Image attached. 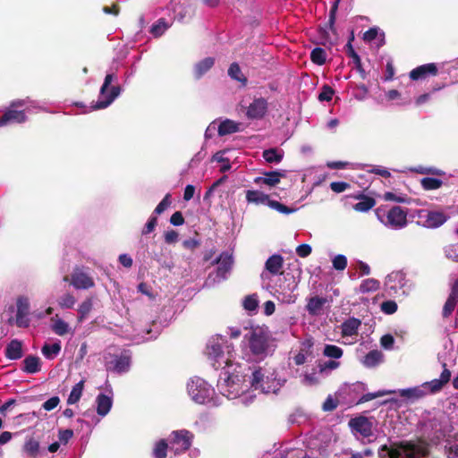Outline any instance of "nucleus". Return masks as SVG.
<instances>
[{
  "mask_svg": "<svg viewBox=\"0 0 458 458\" xmlns=\"http://www.w3.org/2000/svg\"><path fill=\"white\" fill-rule=\"evenodd\" d=\"M227 344L225 336L216 335L211 337L206 348L208 357L212 360V367L218 369L225 366L217 379V389L220 394L228 399H235L245 393L249 385L246 383L248 374L245 370L250 367L246 364L233 363L229 358H225L224 344Z\"/></svg>",
  "mask_w": 458,
  "mask_h": 458,
  "instance_id": "1",
  "label": "nucleus"
},
{
  "mask_svg": "<svg viewBox=\"0 0 458 458\" xmlns=\"http://www.w3.org/2000/svg\"><path fill=\"white\" fill-rule=\"evenodd\" d=\"M118 59L114 58L112 65L106 71L104 81L100 86L98 99L96 101H92L89 107H88L83 102L81 101L73 102L72 106L83 109L82 114L106 109L110 106L123 92L122 86L112 85L113 82H117L118 81Z\"/></svg>",
  "mask_w": 458,
  "mask_h": 458,
  "instance_id": "2",
  "label": "nucleus"
},
{
  "mask_svg": "<svg viewBox=\"0 0 458 458\" xmlns=\"http://www.w3.org/2000/svg\"><path fill=\"white\" fill-rule=\"evenodd\" d=\"M187 392L195 403L213 407L222 404L220 397L215 395V389L212 386L199 377H193L188 381Z\"/></svg>",
  "mask_w": 458,
  "mask_h": 458,
  "instance_id": "3",
  "label": "nucleus"
},
{
  "mask_svg": "<svg viewBox=\"0 0 458 458\" xmlns=\"http://www.w3.org/2000/svg\"><path fill=\"white\" fill-rule=\"evenodd\" d=\"M233 255L227 250L222 251L211 262L216 267L208 274L206 284H216L225 281L233 269Z\"/></svg>",
  "mask_w": 458,
  "mask_h": 458,
  "instance_id": "4",
  "label": "nucleus"
},
{
  "mask_svg": "<svg viewBox=\"0 0 458 458\" xmlns=\"http://www.w3.org/2000/svg\"><path fill=\"white\" fill-rule=\"evenodd\" d=\"M411 289V285L408 284V280L403 271H393L386 277L384 292L388 297H407Z\"/></svg>",
  "mask_w": 458,
  "mask_h": 458,
  "instance_id": "5",
  "label": "nucleus"
},
{
  "mask_svg": "<svg viewBox=\"0 0 458 458\" xmlns=\"http://www.w3.org/2000/svg\"><path fill=\"white\" fill-rule=\"evenodd\" d=\"M282 385L283 382L276 379L274 373L266 376L261 368L253 370L250 377V386L263 394H277Z\"/></svg>",
  "mask_w": 458,
  "mask_h": 458,
  "instance_id": "6",
  "label": "nucleus"
},
{
  "mask_svg": "<svg viewBox=\"0 0 458 458\" xmlns=\"http://www.w3.org/2000/svg\"><path fill=\"white\" fill-rule=\"evenodd\" d=\"M27 104H34L30 98L24 99H15L10 103V106L4 112L0 117V127L11 123H23L27 121V115L23 110H18L19 107H23Z\"/></svg>",
  "mask_w": 458,
  "mask_h": 458,
  "instance_id": "7",
  "label": "nucleus"
},
{
  "mask_svg": "<svg viewBox=\"0 0 458 458\" xmlns=\"http://www.w3.org/2000/svg\"><path fill=\"white\" fill-rule=\"evenodd\" d=\"M376 215L383 225L394 230L403 229L408 224L407 211L399 206L391 208L386 215V219L381 217L379 210L376 211Z\"/></svg>",
  "mask_w": 458,
  "mask_h": 458,
  "instance_id": "8",
  "label": "nucleus"
},
{
  "mask_svg": "<svg viewBox=\"0 0 458 458\" xmlns=\"http://www.w3.org/2000/svg\"><path fill=\"white\" fill-rule=\"evenodd\" d=\"M419 221L417 224L425 228L436 229L443 225L448 216L441 211L420 210L418 213Z\"/></svg>",
  "mask_w": 458,
  "mask_h": 458,
  "instance_id": "9",
  "label": "nucleus"
},
{
  "mask_svg": "<svg viewBox=\"0 0 458 458\" xmlns=\"http://www.w3.org/2000/svg\"><path fill=\"white\" fill-rule=\"evenodd\" d=\"M245 338H248L250 350L254 355H267L268 349V339L263 332L253 330L246 335Z\"/></svg>",
  "mask_w": 458,
  "mask_h": 458,
  "instance_id": "10",
  "label": "nucleus"
},
{
  "mask_svg": "<svg viewBox=\"0 0 458 458\" xmlns=\"http://www.w3.org/2000/svg\"><path fill=\"white\" fill-rule=\"evenodd\" d=\"M193 435L187 429L174 430L170 435V444L173 448L175 447L174 453L179 454L188 450L192 444Z\"/></svg>",
  "mask_w": 458,
  "mask_h": 458,
  "instance_id": "11",
  "label": "nucleus"
},
{
  "mask_svg": "<svg viewBox=\"0 0 458 458\" xmlns=\"http://www.w3.org/2000/svg\"><path fill=\"white\" fill-rule=\"evenodd\" d=\"M268 111V102L263 98H254L247 107L245 115L249 120H261Z\"/></svg>",
  "mask_w": 458,
  "mask_h": 458,
  "instance_id": "12",
  "label": "nucleus"
},
{
  "mask_svg": "<svg viewBox=\"0 0 458 458\" xmlns=\"http://www.w3.org/2000/svg\"><path fill=\"white\" fill-rule=\"evenodd\" d=\"M131 364V355L127 352H123L121 354L114 355L112 360L107 362L106 369L108 371L122 375L127 373L130 370Z\"/></svg>",
  "mask_w": 458,
  "mask_h": 458,
  "instance_id": "13",
  "label": "nucleus"
},
{
  "mask_svg": "<svg viewBox=\"0 0 458 458\" xmlns=\"http://www.w3.org/2000/svg\"><path fill=\"white\" fill-rule=\"evenodd\" d=\"M394 394H398L399 396L410 403H414L430 394L429 386L424 385V383L412 387L394 389Z\"/></svg>",
  "mask_w": 458,
  "mask_h": 458,
  "instance_id": "14",
  "label": "nucleus"
},
{
  "mask_svg": "<svg viewBox=\"0 0 458 458\" xmlns=\"http://www.w3.org/2000/svg\"><path fill=\"white\" fill-rule=\"evenodd\" d=\"M106 390L108 394L99 393L96 397V411L100 417L106 416L113 407V389L107 382Z\"/></svg>",
  "mask_w": 458,
  "mask_h": 458,
  "instance_id": "15",
  "label": "nucleus"
},
{
  "mask_svg": "<svg viewBox=\"0 0 458 458\" xmlns=\"http://www.w3.org/2000/svg\"><path fill=\"white\" fill-rule=\"evenodd\" d=\"M70 283L77 290H88L95 285L92 277L78 267L72 272Z\"/></svg>",
  "mask_w": 458,
  "mask_h": 458,
  "instance_id": "16",
  "label": "nucleus"
},
{
  "mask_svg": "<svg viewBox=\"0 0 458 458\" xmlns=\"http://www.w3.org/2000/svg\"><path fill=\"white\" fill-rule=\"evenodd\" d=\"M438 73V64L437 63H428L419 65L409 72V78L411 81H418L427 79L429 76H436Z\"/></svg>",
  "mask_w": 458,
  "mask_h": 458,
  "instance_id": "17",
  "label": "nucleus"
},
{
  "mask_svg": "<svg viewBox=\"0 0 458 458\" xmlns=\"http://www.w3.org/2000/svg\"><path fill=\"white\" fill-rule=\"evenodd\" d=\"M286 176V171L282 169H276L272 171L263 172L262 176H258L254 179L256 184H266L269 187L276 186L282 178Z\"/></svg>",
  "mask_w": 458,
  "mask_h": 458,
  "instance_id": "18",
  "label": "nucleus"
},
{
  "mask_svg": "<svg viewBox=\"0 0 458 458\" xmlns=\"http://www.w3.org/2000/svg\"><path fill=\"white\" fill-rule=\"evenodd\" d=\"M349 427L352 431L359 433L364 437H369L372 435V423L364 416L351 419L349 421Z\"/></svg>",
  "mask_w": 458,
  "mask_h": 458,
  "instance_id": "19",
  "label": "nucleus"
},
{
  "mask_svg": "<svg viewBox=\"0 0 458 458\" xmlns=\"http://www.w3.org/2000/svg\"><path fill=\"white\" fill-rule=\"evenodd\" d=\"M458 304V278H456L451 286L449 295L444 304L442 315L443 318H448Z\"/></svg>",
  "mask_w": 458,
  "mask_h": 458,
  "instance_id": "20",
  "label": "nucleus"
},
{
  "mask_svg": "<svg viewBox=\"0 0 458 458\" xmlns=\"http://www.w3.org/2000/svg\"><path fill=\"white\" fill-rule=\"evenodd\" d=\"M442 366L443 370L438 378L424 382V385L429 386L430 394H436L439 392L451 379V371L447 369L446 364L443 363Z\"/></svg>",
  "mask_w": 458,
  "mask_h": 458,
  "instance_id": "21",
  "label": "nucleus"
},
{
  "mask_svg": "<svg viewBox=\"0 0 458 458\" xmlns=\"http://www.w3.org/2000/svg\"><path fill=\"white\" fill-rule=\"evenodd\" d=\"M362 39L368 43L375 42L377 48H380L386 44L385 32L377 26L371 27L366 30L363 33Z\"/></svg>",
  "mask_w": 458,
  "mask_h": 458,
  "instance_id": "22",
  "label": "nucleus"
},
{
  "mask_svg": "<svg viewBox=\"0 0 458 458\" xmlns=\"http://www.w3.org/2000/svg\"><path fill=\"white\" fill-rule=\"evenodd\" d=\"M5 358L9 360H17L23 356V343L22 341L14 338L12 339L6 345L4 351Z\"/></svg>",
  "mask_w": 458,
  "mask_h": 458,
  "instance_id": "23",
  "label": "nucleus"
},
{
  "mask_svg": "<svg viewBox=\"0 0 458 458\" xmlns=\"http://www.w3.org/2000/svg\"><path fill=\"white\" fill-rule=\"evenodd\" d=\"M216 63L215 57L208 56L197 62L193 66V77L195 80H200Z\"/></svg>",
  "mask_w": 458,
  "mask_h": 458,
  "instance_id": "24",
  "label": "nucleus"
},
{
  "mask_svg": "<svg viewBox=\"0 0 458 458\" xmlns=\"http://www.w3.org/2000/svg\"><path fill=\"white\" fill-rule=\"evenodd\" d=\"M219 123L217 124V134L220 137L229 135L234 132L240 131V123H237L233 120L225 118L223 120H218Z\"/></svg>",
  "mask_w": 458,
  "mask_h": 458,
  "instance_id": "25",
  "label": "nucleus"
},
{
  "mask_svg": "<svg viewBox=\"0 0 458 458\" xmlns=\"http://www.w3.org/2000/svg\"><path fill=\"white\" fill-rule=\"evenodd\" d=\"M42 362L36 355H28L22 360L21 370L27 374H36L41 370Z\"/></svg>",
  "mask_w": 458,
  "mask_h": 458,
  "instance_id": "26",
  "label": "nucleus"
},
{
  "mask_svg": "<svg viewBox=\"0 0 458 458\" xmlns=\"http://www.w3.org/2000/svg\"><path fill=\"white\" fill-rule=\"evenodd\" d=\"M361 325L360 319L351 317L341 324V334L344 337L353 336L358 334L359 327Z\"/></svg>",
  "mask_w": 458,
  "mask_h": 458,
  "instance_id": "27",
  "label": "nucleus"
},
{
  "mask_svg": "<svg viewBox=\"0 0 458 458\" xmlns=\"http://www.w3.org/2000/svg\"><path fill=\"white\" fill-rule=\"evenodd\" d=\"M353 198L359 199V202L353 205V209L357 212H368L376 205V200L373 197L364 195L362 192L358 193Z\"/></svg>",
  "mask_w": 458,
  "mask_h": 458,
  "instance_id": "28",
  "label": "nucleus"
},
{
  "mask_svg": "<svg viewBox=\"0 0 458 458\" xmlns=\"http://www.w3.org/2000/svg\"><path fill=\"white\" fill-rule=\"evenodd\" d=\"M284 265V258L281 254L275 253L268 257L265 262V269L271 275H278Z\"/></svg>",
  "mask_w": 458,
  "mask_h": 458,
  "instance_id": "29",
  "label": "nucleus"
},
{
  "mask_svg": "<svg viewBox=\"0 0 458 458\" xmlns=\"http://www.w3.org/2000/svg\"><path fill=\"white\" fill-rule=\"evenodd\" d=\"M61 350L62 343L58 339L52 344L45 343L41 347L43 356L48 360L55 359L61 352Z\"/></svg>",
  "mask_w": 458,
  "mask_h": 458,
  "instance_id": "30",
  "label": "nucleus"
},
{
  "mask_svg": "<svg viewBox=\"0 0 458 458\" xmlns=\"http://www.w3.org/2000/svg\"><path fill=\"white\" fill-rule=\"evenodd\" d=\"M269 196L258 190L246 191V201L255 205H268Z\"/></svg>",
  "mask_w": 458,
  "mask_h": 458,
  "instance_id": "31",
  "label": "nucleus"
},
{
  "mask_svg": "<svg viewBox=\"0 0 458 458\" xmlns=\"http://www.w3.org/2000/svg\"><path fill=\"white\" fill-rule=\"evenodd\" d=\"M284 151L279 148H269L262 152V157L267 163L279 164L282 162Z\"/></svg>",
  "mask_w": 458,
  "mask_h": 458,
  "instance_id": "32",
  "label": "nucleus"
},
{
  "mask_svg": "<svg viewBox=\"0 0 458 458\" xmlns=\"http://www.w3.org/2000/svg\"><path fill=\"white\" fill-rule=\"evenodd\" d=\"M340 2H341V0H335L332 3V5H331V8L329 11V14H328L327 23L325 25V28L321 27L319 29V31L321 34H327V30H329L334 33L335 32V24L336 13L338 11V6H339Z\"/></svg>",
  "mask_w": 458,
  "mask_h": 458,
  "instance_id": "33",
  "label": "nucleus"
},
{
  "mask_svg": "<svg viewBox=\"0 0 458 458\" xmlns=\"http://www.w3.org/2000/svg\"><path fill=\"white\" fill-rule=\"evenodd\" d=\"M327 299L320 296H314L310 298L306 305V310L311 316H317L323 310Z\"/></svg>",
  "mask_w": 458,
  "mask_h": 458,
  "instance_id": "34",
  "label": "nucleus"
},
{
  "mask_svg": "<svg viewBox=\"0 0 458 458\" xmlns=\"http://www.w3.org/2000/svg\"><path fill=\"white\" fill-rule=\"evenodd\" d=\"M383 360V354L378 350L369 351L363 358V365L367 368H374Z\"/></svg>",
  "mask_w": 458,
  "mask_h": 458,
  "instance_id": "35",
  "label": "nucleus"
},
{
  "mask_svg": "<svg viewBox=\"0 0 458 458\" xmlns=\"http://www.w3.org/2000/svg\"><path fill=\"white\" fill-rule=\"evenodd\" d=\"M225 152L226 150H219L216 152L211 157V162H217L221 164L219 172L223 174L230 171L232 168L230 159L225 157Z\"/></svg>",
  "mask_w": 458,
  "mask_h": 458,
  "instance_id": "36",
  "label": "nucleus"
},
{
  "mask_svg": "<svg viewBox=\"0 0 458 458\" xmlns=\"http://www.w3.org/2000/svg\"><path fill=\"white\" fill-rule=\"evenodd\" d=\"M170 27L171 24L165 18H160L151 25L149 32L154 38H160Z\"/></svg>",
  "mask_w": 458,
  "mask_h": 458,
  "instance_id": "37",
  "label": "nucleus"
},
{
  "mask_svg": "<svg viewBox=\"0 0 458 458\" xmlns=\"http://www.w3.org/2000/svg\"><path fill=\"white\" fill-rule=\"evenodd\" d=\"M83 389H84V381L80 380L78 383H76L72 386V388L68 395V398H67V404L72 405V404L77 403L82 395Z\"/></svg>",
  "mask_w": 458,
  "mask_h": 458,
  "instance_id": "38",
  "label": "nucleus"
},
{
  "mask_svg": "<svg viewBox=\"0 0 458 458\" xmlns=\"http://www.w3.org/2000/svg\"><path fill=\"white\" fill-rule=\"evenodd\" d=\"M51 329L55 335L63 336L69 333L71 327L63 318H52Z\"/></svg>",
  "mask_w": 458,
  "mask_h": 458,
  "instance_id": "39",
  "label": "nucleus"
},
{
  "mask_svg": "<svg viewBox=\"0 0 458 458\" xmlns=\"http://www.w3.org/2000/svg\"><path fill=\"white\" fill-rule=\"evenodd\" d=\"M310 60L317 65H323L327 61V52L321 47H316L310 51Z\"/></svg>",
  "mask_w": 458,
  "mask_h": 458,
  "instance_id": "40",
  "label": "nucleus"
},
{
  "mask_svg": "<svg viewBox=\"0 0 458 458\" xmlns=\"http://www.w3.org/2000/svg\"><path fill=\"white\" fill-rule=\"evenodd\" d=\"M168 449L167 440L165 438L159 439L155 443L152 456L153 458H166Z\"/></svg>",
  "mask_w": 458,
  "mask_h": 458,
  "instance_id": "41",
  "label": "nucleus"
},
{
  "mask_svg": "<svg viewBox=\"0 0 458 458\" xmlns=\"http://www.w3.org/2000/svg\"><path fill=\"white\" fill-rule=\"evenodd\" d=\"M259 298L256 293L249 294L242 301L243 309L249 313H254L259 308Z\"/></svg>",
  "mask_w": 458,
  "mask_h": 458,
  "instance_id": "42",
  "label": "nucleus"
},
{
  "mask_svg": "<svg viewBox=\"0 0 458 458\" xmlns=\"http://www.w3.org/2000/svg\"><path fill=\"white\" fill-rule=\"evenodd\" d=\"M443 183V181L437 177L427 176L420 180V185L426 191L437 190L442 187Z\"/></svg>",
  "mask_w": 458,
  "mask_h": 458,
  "instance_id": "43",
  "label": "nucleus"
},
{
  "mask_svg": "<svg viewBox=\"0 0 458 458\" xmlns=\"http://www.w3.org/2000/svg\"><path fill=\"white\" fill-rule=\"evenodd\" d=\"M227 72L232 80L246 84L247 78L242 74L241 67L237 63H232Z\"/></svg>",
  "mask_w": 458,
  "mask_h": 458,
  "instance_id": "44",
  "label": "nucleus"
},
{
  "mask_svg": "<svg viewBox=\"0 0 458 458\" xmlns=\"http://www.w3.org/2000/svg\"><path fill=\"white\" fill-rule=\"evenodd\" d=\"M380 283L378 280L375 278H368L364 279L359 287V292L360 293H368L370 292H375L379 288Z\"/></svg>",
  "mask_w": 458,
  "mask_h": 458,
  "instance_id": "45",
  "label": "nucleus"
},
{
  "mask_svg": "<svg viewBox=\"0 0 458 458\" xmlns=\"http://www.w3.org/2000/svg\"><path fill=\"white\" fill-rule=\"evenodd\" d=\"M395 393L394 390H378L373 393H367L362 394L357 401L356 404H361L376 399L377 397L385 396Z\"/></svg>",
  "mask_w": 458,
  "mask_h": 458,
  "instance_id": "46",
  "label": "nucleus"
},
{
  "mask_svg": "<svg viewBox=\"0 0 458 458\" xmlns=\"http://www.w3.org/2000/svg\"><path fill=\"white\" fill-rule=\"evenodd\" d=\"M323 354L327 358L338 360L343 356L344 351L337 345L327 344L324 346Z\"/></svg>",
  "mask_w": 458,
  "mask_h": 458,
  "instance_id": "47",
  "label": "nucleus"
},
{
  "mask_svg": "<svg viewBox=\"0 0 458 458\" xmlns=\"http://www.w3.org/2000/svg\"><path fill=\"white\" fill-rule=\"evenodd\" d=\"M93 302L90 298L85 299L78 308V320L82 321L91 311Z\"/></svg>",
  "mask_w": 458,
  "mask_h": 458,
  "instance_id": "48",
  "label": "nucleus"
},
{
  "mask_svg": "<svg viewBox=\"0 0 458 458\" xmlns=\"http://www.w3.org/2000/svg\"><path fill=\"white\" fill-rule=\"evenodd\" d=\"M411 172H414L420 174H431V175H444L445 172L434 166H422L419 165L409 169Z\"/></svg>",
  "mask_w": 458,
  "mask_h": 458,
  "instance_id": "49",
  "label": "nucleus"
},
{
  "mask_svg": "<svg viewBox=\"0 0 458 458\" xmlns=\"http://www.w3.org/2000/svg\"><path fill=\"white\" fill-rule=\"evenodd\" d=\"M445 448L447 458H458V432L449 440Z\"/></svg>",
  "mask_w": 458,
  "mask_h": 458,
  "instance_id": "50",
  "label": "nucleus"
},
{
  "mask_svg": "<svg viewBox=\"0 0 458 458\" xmlns=\"http://www.w3.org/2000/svg\"><path fill=\"white\" fill-rule=\"evenodd\" d=\"M171 203H172L171 194L167 193L165 195V197L162 199V200L157 204V206L155 208V209L151 215L155 217H157V216L163 214L168 208V207L171 205Z\"/></svg>",
  "mask_w": 458,
  "mask_h": 458,
  "instance_id": "51",
  "label": "nucleus"
},
{
  "mask_svg": "<svg viewBox=\"0 0 458 458\" xmlns=\"http://www.w3.org/2000/svg\"><path fill=\"white\" fill-rule=\"evenodd\" d=\"M267 207H269L270 208H272L274 210H276L277 212H279L281 214H284V215H290L296 211L295 208H289L277 200H274V199H269Z\"/></svg>",
  "mask_w": 458,
  "mask_h": 458,
  "instance_id": "52",
  "label": "nucleus"
},
{
  "mask_svg": "<svg viewBox=\"0 0 458 458\" xmlns=\"http://www.w3.org/2000/svg\"><path fill=\"white\" fill-rule=\"evenodd\" d=\"M76 302V299L71 293H64L58 298V305L61 309H72Z\"/></svg>",
  "mask_w": 458,
  "mask_h": 458,
  "instance_id": "53",
  "label": "nucleus"
},
{
  "mask_svg": "<svg viewBox=\"0 0 458 458\" xmlns=\"http://www.w3.org/2000/svg\"><path fill=\"white\" fill-rule=\"evenodd\" d=\"M23 449L29 454L35 456L39 451V442L30 437L25 441Z\"/></svg>",
  "mask_w": 458,
  "mask_h": 458,
  "instance_id": "54",
  "label": "nucleus"
},
{
  "mask_svg": "<svg viewBox=\"0 0 458 458\" xmlns=\"http://www.w3.org/2000/svg\"><path fill=\"white\" fill-rule=\"evenodd\" d=\"M381 311L386 315H392L396 312L398 305L394 300L384 301L380 304Z\"/></svg>",
  "mask_w": 458,
  "mask_h": 458,
  "instance_id": "55",
  "label": "nucleus"
},
{
  "mask_svg": "<svg viewBox=\"0 0 458 458\" xmlns=\"http://www.w3.org/2000/svg\"><path fill=\"white\" fill-rule=\"evenodd\" d=\"M157 225V217L149 216L143 228L141 229V235L146 236L151 233H153Z\"/></svg>",
  "mask_w": 458,
  "mask_h": 458,
  "instance_id": "56",
  "label": "nucleus"
},
{
  "mask_svg": "<svg viewBox=\"0 0 458 458\" xmlns=\"http://www.w3.org/2000/svg\"><path fill=\"white\" fill-rule=\"evenodd\" d=\"M333 267L337 271H343L347 267V258L343 254H337L332 259Z\"/></svg>",
  "mask_w": 458,
  "mask_h": 458,
  "instance_id": "57",
  "label": "nucleus"
},
{
  "mask_svg": "<svg viewBox=\"0 0 458 458\" xmlns=\"http://www.w3.org/2000/svg\"><path fill=\"white\" fill-rule=\"evenodd\" d=\"M210 422L209 415L207 412L200 413L194 422V426L199 431H205Z\"/></svg>",
  "mask_w": 458,
  "mask_h": 458,
  "instance_id": "58",
  "label": "nucleus"
},
{
  "mask_svg": "<svg viewBox=\"0 0 458 458\" xmlns=\"http://www.w3.org/2000/svg\"><path fill=\"white\" fill-rule=\"evenodd\" d=\"M16 306L18 313H25L29 315L30 313V301L25 296H19L16 300Z\"/></svg>",
  "mask_w": 458,
  "mask_h": 458,
  "instance_id": "59",
  "label": "nucleus"
},
{
  "mask_svg": "<svg viewBox=\"0 0 458 458\" xmlns=\"http://www.w3.org/2000/svg\"><path fill=\"white\" fill-rule=\"evenodd\" d=\"M335 90L328 85H324L318 94V99L320 102L330 101L333 98Z\"/></svg>",
  "mask_w": 458,
  "mask_h": 458,
  "instance_id": "60",
  "label": "nucleus"
},
{
  "mask_svg": "<svg viewBox=\"0 0 458 458\" xmlns=\"http://www.w3.org/2000/svg\"><path fill=\"white\" fill-rule=\"evenodd\" d=\"M395 339L391 334H385L380 338V345L384 350H393Z\"/></svg>",
  "mask_w": 458,
  "mask_h": 458,
  "instance_id": "61",
  "label": "nucleus"
},
{
  "mask_svg": "<svg viewBox=\"0 0 458 458\" xmlns=\"http://www.w3.org/2000/svg\"><path fill=\"white\" fill-rule=\"evenodd\" d=\"M339 366H340V362L337 360H335V359H334V360H327L323 363H319L318 369H319L320 373H324L327 371L334 370V369H337Z\"/></svg>",
  "mask_w": 458,
  "mask_h": 458,
  "instance_id": "62",
  "label": "nucleus"
},
{
  "mask_svg": "<svg viewBox=\"0 0 458 458\" xmlns=\"http://www.w3.org/2000/svg\"><path fill=\"white\" fill-rule=\"evenodd\" d=\"M338 406V401L332 395H328L322 404V410L324 411H332Z\"/></svg>",
  "mask_w": 458,
  "mask_h": 458,
  "instance_id": "63",
  "label": "nucleus"
},
{
  "mask_svg": "<svg viewBox=\"0 0 458 458\" xmlns=\"http://www.w3.org/2000/svg\"><path fill=\"white\" fill-rule=\"evenodd\" d=\"M59 403H60L59 396L54 395L43 403L42 408L47 411H50L54 410L55 408H56Z\"/></svg>",
  "mask_w": 458,
  "mask_h": 458,
  "instance_id": "64",
  "label": "nucleus"
}]
</instances>
